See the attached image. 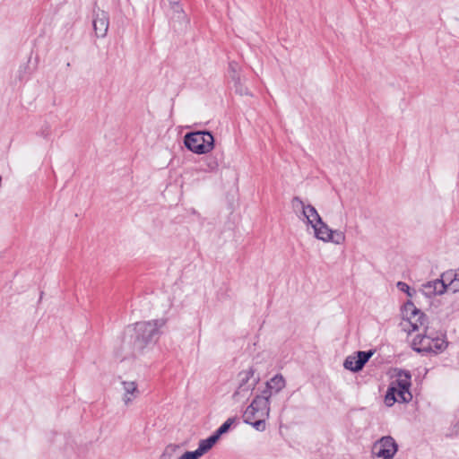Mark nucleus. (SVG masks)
<instances>
[{"label": "nucleus", "mask_w": 459, "mask_h": 459, "mask_svg": "<svg viewBox=\"0 0 459 459\" xmlns=\"http://www.w3.org/2000/svg\"><path fill=\"white\" fill-rule=\"evenodd\" d=\"M427 316L411 301H407L402 308L401 326L403 331L411 333L425 327Z\"/></svg>", "instance_id": "4"}, {"label": "nucleus", "mask_w": 459, "mask_h": 459, "mask_svg": "<svg viewBox=\"0 0 459 459\" xmlns=\"http://www.w3.org/2000/svg\"><path fill=\"white\" fill-rule=\"evenodd\" d=\"M235 418H229L217 430L216 432L209 437L207 439H212L211 444L214 446V444L218 441L219 437L226 433L230 426L234 423Z\"/></svg>", "instance_id": "18"}, {"label": "nucleus", "mask_w": 459, "mask_h": 459, "mask_svg": "<svg viewBox=\"0 0 459 459\" xmlns=\"http://www.w3.org/2000/svg\"><path fill=\"white\" fill-rule=\"evenodd\" d=\"M229 70L230 73V77L234 83L238 84L239 83V66L236 62H230L229 65Z\"/></svg>", "instance_id": "19"}, {"label": "nucleus", "mask_w": 459, "mask_h": 459, "mask_svg": "<svg viewBox=\"0 0 459 459\" xmlns=\"http://www.w3.org/2000/svg\"><path fill=\"white\" fill-rule=\"evenodd\" d=\"M122 385V401L126 406H129L140 396L138 384L135 381L124 380Z\"/></svg>", "instance_id": "11"}, {"label": "nucleus", "mask_w": 459, "mask_h": 459, "mask_svg": "<svg viewBox=\"0 0 459 459\" xmlns=\"http://www.w3.org/2000/svg\"><path fill=\"white\" fill-rule=\"evenodd\" d=\"M211 442L212 439H202L196 450L186 452L181 457L183 459H198L213 446Z\"/></svg>", "instance_id": "15"}, {"label": "nucleus", "mask_w": 459, "mask_h": 459, "mask_svg": "<svg viewBox=\"0 0 459 459\" xmlns=\"http://www.w3.org/2000/svg\"><path fill=\"white\" fill-rule=\"evenodd\" d=\"M312 228L316 238L324 242H330V239H333V230H331L322 220L321 222L316 223Z\"/></svg>", "instance_id": "14"}, {"label": "nucleus", "mask_w": 459, "mask_h": 459, "mask_svg": "<svg viewBox=\"0 0 459 459\" xmlns=\"http://www.w3.org/2000/svg\"><path fill=\"white\" fill-rule=\"evenodd\" d=\"M269 388L277 394L285 387L286 382L282 375L277 374L266 382Z\"/></svg>", "instance_id": "17"}, {"label": "nucleus", "mask_w": 459, "mask_h": 459, "mask_svg": "<svg viewBox=\"0 0 459 459\" xmlns=\"http://www.w3.org/2000/svg\"><path fill=\"white\" fill-rule=\"evenodd\" d=\"M398 445L391 436L382 437L372 446L374 459H393L397 453Z\"/></svg>", "instance_id": "7"}, {"label": "nucleus", "mask_w": 459, "mask_h": 459, "mask_svg": "<svg viewBox=\"0 0 459 459\" xmlns=\"http://www.w3.org/2000/svg\"><path fill=\"white\" fill-rule=\"evenodd\" d=\"M208 166L211 169H215L218 168V163L216 161L209 162Z\"/></svg>", "instance_id": "26"}, {"label": "nucleus", "mask_w": 459, "mask_h": 459, "mask_svg": "<svg viewBox=\"0 0 459 459\" xmlns=\"http://www.w3.org/2000/svg\"><path fill=\"white\" fill-rule=\"evenodd\" d=\"M412 348L418 352L440 353L447 347L445 336H433L431 333H424L423 335H417L412 340Z\"/></svg>", "instance_id": "6"}, {"label": "nucleus", "mask_w": 459, "mask_h": 459, "mask_svg": "<svg viewBox=\"0 0 459 459\" xmlns=\"http://www.w3.org/2000/svg\"><path fill=\"white\" fill-rule=\"evenodd\" d=\"M178 459H183L181 456Z\"/></svg>", "instance_id": "27"}, {"label": "nucleus", "mask_w": 459, "mask_h": 459, "mask_svg": "<svg viewBox=\"0 0 459 459\" xmlns=\"http://www.w3.org/2000/svg\"><path fill=\"white\" fill-rule=\"evenodd\" d=\"M333 239H330V242L340 245L345 241V235L342 231L340 230H333Z\"/></svg>", "instance_id": "21"}, {"label": "nucleus", "mask_w": 459, "mask_h": 459, "mask_svg": "<svg viewBox=\"0 0 459 459\" xmlns=\"http://www.w3.org/2000/svg\"><path fill=\"white\" fill-rule=\"evenodd\" d=\"M275 394L273 389L269 388L268 385H266V387L265 389L262 392V394L261 395H257L255 399H264L265 400L267 403H270V398L272 397V395Z\"/></svg>", "instance_id": "23"}, {"label": "nucleus", "mask_w": 459, "mask_h": 459, "mask_svg": "<svg viewBox=\"0 0 459 459\" xmlns=\"http://www.w3.org/2000/svg\"><path fill=\"white\" fill-rule=\"evenodd\" d=\"M269 414L270 403L264 399H254L244 411L243 420L245 423L252 425L256 430L264 431Z\"/></svg>", "instance_id": "3"}, {"label": "nucleus", "mask_w": 459, "mask_h": 459, "mask_svg": "<svg viewBox=\"0 0 459 459\" xmlns=\"http://www.w3.org/2000/svg\"><path fill=\"white\" fill-rule=\"evenodd\" d=\"M184 143L194 153L206 154L213 149L214 138L207 131L192 132L185 135Z\"/></svg>", "instance_id": "5"}, {"label": "nucleus", "mask_w": 459, "mask_h": 459, "mask_svg": "<svg viewBox=\"0 0 459 459\" xmlns=\"http://www.w3.org/2000/svg\"><path fill=\"white\" fill-rule=\"evenodd\" d=\"M448 290V285L445 282V278L440 276V279L428 281L422 285V292L427 297L436 295H442Z\"/></svg>", "instance_id": "12"}, {"label": "nucleus", "mask_w": 459, "mask_h": 459, "mask_svg": "<svg viewBox=\"0 0 459 459\" xmlns=\"http://www.w3.org/2000/svg\"><path fill=\"white\" fill-rule=\"evenodd\" d=\"M235 91L239 95H248L249 94L248 90L245 86L242 85L241 78H239V83L238 84L235 83Z\"/></svg>", "instance_id": "24"}, {"label": "nucleus", "mask_w": 459, "mask_h": 459, "mask_svg": "<svg viewBox=\"0 0 459 459\" xmlns=\"http://www.w3.org/2000/svg\"><path fill=\"white\" fill-rule=\"evenodd\" d=\"M397 288L401 290V291H403V292H406L409 296H411V293L410 292V286L405 283V282H403V281H398L397 282Z\"/></svg>", "instance_id": "25"}, {"label": "nucleus", "mask_w": 459, "mask_h": 459, "mask_svg": "<svg viewBox=\"0 0 459 459\" xmlns=\"http://www.w3.org/2000/svg\"><path fill=\"white\" fill-rule=\"evenodd\" d=\"M445 282L448 285V290L456 293L459 292V273L455 270H447L442 273Z\"/></svg>", "instance_id": "16"}, {"label": "nucleus", "mask_w": 459, "mask_h": 459, "mask_svg": "<svg viewBox=\"0 0 459 459\" xmlns=\"http://www.w3.org/2000/svg\"><path fill=\"white\" fill-rule=\"evenodd\" d=\"M177 446H168L163 452V454L160 455V459H172L173 454L176 452Z\"/></svg>", "instance_id": "22"}, {"label": "nucleus", "mask_w": 459, "mask_h": 459, "mask_svg": "<svg viewBox=\"0 0 459 459\" xmlns=\"http://www.w3.org/2000/svg\"><path fill=\"white\" fill-rule=\"evenodd\" d=\"M238 381L239 385L236 392L234 393V396H242L246 397L249 395L252 391L255 388L259 378L255 377V370L252 368H249L246 370L239 372L238 374Z\"/></svg>", "instance_id": "9"}, {"label": "nucleus", "mask_w": 459, "mask_h": 459, "mask_svg": "<svg viewBox=\"0 0 459 459\" xmlns=\"http://www.w3.org/2000/svg\"><path fill=\"white\" fill-rule=\"evenodd\" d=\"M172 9L174 11L173 19L177 18L178 21L186 19V15L184 13L181 6L178 3H174L172 4Z\"/></svg>", "instance_id": "20"}, {"label": "nucleus", "mask_w": 459, "mask_h": 459, "mask_svg": "<svg viewBox=\"0 0 459 459\" xmlns=\"http://www.w3.org/2000/svg\"><path fill=\"white\" fill-rule=\"evenodd\" d=\"M411 374L404 370H400L396 378L392 381L386 394L385 396V403L392 406L394 403H408L411 400L412 395L410 392Z\"/></svg>", "instance_id": "2"}, {"label": "nucleus", "mask_w": 459, "mask_h": 459, "mask_svg": "<svg viewBox=\"0 0 459 459\" xmlns=\"http://www.w3.org/2000/svg\"><path fill=\"white\" fill-rule=\"evenodd\" d=\"M108 26V14L104 11L97 12L93 20V28L97 37L104 38L107 35Z\"/></svg>", "instance_id": "13"}, {"label": "nucleus", "mask_w": 459, "mask_h": 459, "mask_svg": "<svg viewBox=\"0 0 459 459\" xmlns=\"http://www.w3.org/2000/svg\"><path fill=\"white\" fill-rule=\"evenodd\" d=\"M372 355V351H358L345 359L343 367L351 371L358 372L362 369L364 365L368 361Z\"/></svg>", "instance_id": "10"}, {"label": "nucleus", "mask_w": 459, "mask_h": 459, "mask_svg": "<svg viewBox=\"0 0 459 459\" xmlns=\"http://www.w3.org/2000/svg\"><path fill=\"white\" fill-rule=\"evenodd\" d=\"M166 324L164 319L135 323L126 328V333H133L134 355L141 354L144 349L158 339L160 329Z\"/></svg>", "instance_id": "1"}, {"label": "nucleus", "mask_w": 459, "mask_h": 459, "mask_svg": "<svg viewBox=\"0 0 459 459\" xmlns=\"http://www.w3.org/2000/svg\"><path fill=\"white\" fill-rule=\"evenodd\" d=\"M291 207L295 213H300L308 225L313 227L316 223L321 222V217L316 209L311 204H306L299 196L291 199Z\"/></svg>", "instance_id": "8"}]
</instances>
